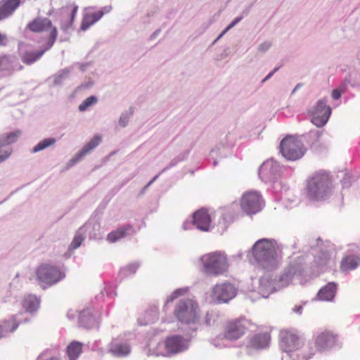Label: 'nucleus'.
Wrapping results in <instances>:
<instances>
[{
	"label": "nucleus",
	"mask_w": 360,
	"mask_h": 360,
	"mask_svg": "<svg viewBox=\"0 0 360 360\" xmlns=\"http://www.w3.org/2000/svg\"><path fill=\"white\" fill-rule=\"evenodd\" d=\"M278 243L273 239L262 238L257 240L249 251L256 264L267 271L276 269L280 264L281 256Z\"/></svg>",
	"instance_id": "7ed1b4c3"
},
{
	"label": "nucleus",
	"mask_w": 360,
	"mask_h": 360,
	"mask_svg": "<svg viewBox=\"0 0 360 360\" xmlns=\"http://www.w3.org/2000/svg\"><path fill=\"white\" fill-rule=\"evenodd\" d=\"M22 307L26 312L34 314L39 309L40 300L34 295H26L22 301Z\"/></svg>",
	"instance_id": "a878e982"
},
{
	"label": "nucleus",
	"mask_w": 360,
	"mask_h": 360,
	"mask_svg": "<svg viewBox=\"0 0 360 360\" xmlns=\"http://www.w3.org/2000/svg\"><path fill=\"white\" fill-rule=\"evenodd\" d=\"M338 342V336L330 331H324L317 335L314 340V349L325 352L333 348Z\"/></svg>",
	"instance_id": "a211bd4d"
},
{
	"label": "nucleus",
	"mask_w": 360,
	"mask_h": 360,
	"mask_svg": "<svg viewBox=\"0 0 360 360\" xmlns=\"http://www.w3.org/2000/svg\"><path fill=\"white\" fill-rule=\"evenodd\" d=\"M159 174L155 176L153 179H151L142 189L141 191V194L143 195L148 189V188L158 178Z\"/></svg>",
	"instance_id": "4d7b16f0"
},
{
	"label": "nucleus",
	"mask_w": 360,
	"mask_h": 360,
	"mask_svg": "<svg viewBox=\"0 0 360 360\" xmlns=\"http://www.w3.org/2000/svg\"><path fill=\"white\" fill-rule=\"evenodd\" d=\"M57 36V29L53 28L51 32H50L46 44L43 46V48L41 50L39 51H34L30 45L25 43H19L18 51L22 61L27 65H31L38 60L46 51L53 46Z\"/></svg>",
	"instance_id": "0eeeda50"
},
{
	"label": "nucleus",
	"mask_w": 360,
	"mask_h": 360,
	"mask_svg": "<svg viewBox=\"0 0 360 360\" xmlns=\"http://www.w3.org/2000/svg\"><path fill=\"white\" fill-rule=\"evenodd\" d=\"M342 91L339 89H335L332 92V97L333 99L335 100H338L340 98L342 94Z\"/></svg>",
	"instance_id": "5fc2aeb1"
},
{
	"label": "nucleus",
	"mask_w": 360,
	"mask_h": 360,
	"mask_svg": "<svg viewBox=\"0 0 360 360\" xmlns=\"http://www.w3.org/2000/svg\"><path fill=\"white\" fill-rule=\"evenodd\" d=\"M132 231L133 228L131 225H125L117 229L116 231L110 233L107 236V240L110 243H115L120 239L130 234Z\"/></svg>",
	"instance_id": "cd10ccee"
},
{
	"label": "nucleus",
	"mask_w": 360,
	"mask_h": 360,
	"mask_svg": "<svg viewBox=\"0 0 360 360\" xmlns=\"http://www.w3.org/2000/svg\"><path fill=\"white\" fill-rule=\"evenodd\" d=\"M243 16L237 17L234 19L227 27L226 30H230L231 28H233L235 25H236L239 22H240L243 19Z\"/></svg>",
	"instance_id": "8fccbe9b"
},
{
	"label": "nucleus",
	"mask_w": 360,
	"mask_h": 360,
	"mask_svg": "<svg viewBox=\"0 0 360 360\" xmlns=\"http://www.w3.org/2000/svg\"><path fill=\"white\" fill-rule=\"evenodd\" d=\"M27 28L33 32H42L49 29L53 30L56 27L52 26V22L49 19L46 18H37L27 25Z\"/></svg>",
	"instance_id": "5701e85b"
},
{
	"label": "nucleus",
	"mask_w": 360,
	"mask_h": 360,
	"mask_svg": "<svg viewBox=\"0 0 360 360\" xmlns=\"http://www.w3.org/2000/svg\"><path fill=\"white\" fill-rule=\"evenodd\" d=\"M112 6H106L102 8L101 11H97L96 13H101L102 16L104 15V13H108L111 11Z\"/></svg>",
	"instance_id": "bf43d9fd"
},
{
	"label": "nucleus",
	"mask_w": 360,
	"mask_h": 360,
	"mask_svg": "<svg viewBox=\"0 0 360 360\" xmlns=\"http://www.w3.org/2000/svg\"><path fill=\"white\" fill-rule=\"evenodd\" d=\"M237 295L236 288L229 282L215 284L210 292L212 301L216 303H227Z\"/></svg>",
	"instance_id": "f8f14e48"
},
{
	"label": "nucleus",
	"mask_w": 360,
	"mask_h": 360,
	"mask_svg": "<svg viewBox=\"0 0 360 360\" xmlns=\"http://www.w3.org/2000/svg\"><path fill=\"white\" fill-rule=\"evenodd\" d=\"M102 18L101 13H89L87 12L84 14L83 19L81 25V30L86 31L91 26L94 25Z\"/></svg>",
	"instance_id": "c85d7f7f"
},
{
	"label": "nucleus",
	"mask_w": 360,
	"mask_h": 360,
	"mask_svg": "<svg viewBox=\"0 0 360 360\" xmlns=\"http://www.w3.org/2000/svg\"><path fill=\"white\" fill-rule=\"evenodd\" d=\"M98 99L96 96H91L86 98L82 103L79 105L78 108L80 112L86 111L89 107L96 103Z\"/></svg>",
	"instance_id": "37998d69"
},
{
	"label": "nucleus",
	"mask_w": 360,
	"mask_h": 360,
	"mask_svg": "<svg viewBox=\"0 0 360 360\" xmlns=\"http://www.w3.org/2000/svg\"><path fill=\"white\" fill-rule=\"evenodd\" d=\"M229 153V149L228 147L225 146L224 144H218L217 145L210 153V155L212 158L214 160L213 165L214 166L217 165V158H225L228 156Z\"/></svg>",
	"instance_id": "7c9ffc66"
},
{
	"label": "nucleus",
	"mask_w": 360,
	"mask_h": 360,
	"mask_svg": "<svg viewBox=\"0 0 360 360\" xmlns=\"http://www.w3.org/2000/svg\"><path fill=\"white\" fill-rule=\"evenodd\" d=\"M195 330L189 335L179 334L167 336L163 340H151L147 345L148 356L172 357L187 351L191 345V339Z\"/></svg>",
	"instance_id": "f03ea898"
},
{
	"label": "nucleus",
	"mask_w": 360,
	"mask_h": 360,
	"mask_svg": "<svg viewBox=\"0 0 360 360\" xmlns=\"http://www.w3.org/2000/svg\"><path fill=\"white\" fill-rule=\"evenodd\" d=\"M360 263V258L354 254L345 255L340 263V270L342 272H349L357 268Z\"/></svg>",
	"instance_id": "393cba45"
},
{
	"label": "nucleus",
	"mask_w": 360,
	"mask_h": 360,
	"mask_svg": "<svg viewBox=\"0 0 360 360\" xmlns=\"http://www.w3.org/2000/svg\"><path fill=\"white\" fill-rule=\"evenodd\" d=\"M101 137L98 136H94L92 139H91L87 143H86L82 150L87 155L92 150H94L101 142Z\"/></svg>",
	"instance_id": "79ce46f5"
},
{
	"label": "nucleus",
	"mask_w": 360,
	"mask_h": 360,
	"mask_svg": "<svg viewBox=\"0 0 360 360\" xmlns=\"http://www.w3.org/2000/svg\"><path fill=\"white\" fill-rule=\"evenodd\" d=\"M85 238V233L84 229L80 228L76 233L72 243H70V249L75 250L79 248Z\"/></svg>",
	"instance_id": "4c0bfd02"
},
{
	"label": "nucleus",
	"mask_w": 360,
	"mask_h": 360,
	"mask_svg": "<svg viewBox=\"0 0 360 360\" xmlns=\"http://www.w3.org/2000/svg\"><path fill=\"white\" fill-rule=\"evenodd\" d=\"M92 85L93 82L91 80H89L87 82H84L83 84H82L80 87L83 89H87L91 87Z\"/></svg>",
	"instance_id": "e2e57ef3"
},
{
	"label": "nucleus",
	"mask_w": 360,
	"mask_h": 360,
	"mask_svg": "<svg viewBox=\"0 0 360 360\" xmlns=\"http://www.w3.org/2000/svg\"><path fill=\"white\" fill-rule=\"evenodd\" d=\"M199 262L202 272L214 277L226 276L231 266L228 255L222 250L204 254L200 257Z\"/></svg>",
	"instance_id": "20e7f679"
},
{
	"label": "nucleus",
	"mask_w": 360,
	"mask_h": 360,
	"mask_svg": "<svg viewBox=\"0 0 360 360\" xmlns=\"http://www.w3.org/2000/svg\"><path fill=\"white\" fill-rule=\"evenodd\" d=\"M271 46V42L267 41H264L258 46L257 51L259 53H266L270 49Z\"/></svg>",
	"instance_id": "de8ad7c7"
},
{
	"label": "nucleus",
	"mask_w": 360,
	"mask_h": 360,
	"mask_svg": "<svg viewBox=\"0 0 360 360\" xmlns=\"http://www.w3.org/2000/svg\"><path fill=\"white\" fill-rule=\"evenodd\" d=\"M279 68H275L272 71H271L262 81L261 84L265 83L266 81H268L278 70Z\"/></svg>",
	"instance_id": "3c124183"
},
{
	"label": "nucleus",
	"mask_w": 360,
	"mask_h": 360,
	"mask_svg": "<svg viewBox=\"0 0 360 360\" xmlns=\"http://www.w3.org/2000/svg\"><path fill=\"white\" fill-rule=\"evenodd\" d=\"M19 136L18 131L0 135V164L11 156L13 150L9 145L15 142Z\"/></svg>",
	"instance_id": "aec40b11"
},
{
	"label": "nucleus",
	"mask_w": 360,
	"mask_h": 360,
	"mask_svg": "<svg viewBox=\"0 0 360 360\" xmlns=\"http://www.w3.org/2000/svg\"><path fill=\"white\" fill-rule=\"evenodd\" d=\"M188 291V288H181L173 291L169 296L167 297L165 306L166 307L168 303L173 302L174 300L180 296L186 295Z\"/></svg>",
	"instance_id": "ea45409f"
},
{
	"label": "nucleus",
	"mask_w": 360,
	"mask_h": 360,
	"mask_svg": "<svg viewBox=\"0 0 360 360\" xmlns=\"http://www.w3.org/2000/svg\"><path fill=\"white\" fill-rule=\"evenodd\" d=\"M129 335L127 333L120 334L113 338L108 345V353L116 358H124L131 352V344Z\"/></svg>",
	"instance_id": "ddd939ff"
},
{
	"label": "nucleus",
	"mask_w": 360,
	"mask_h": 360,
	"mask_svg": "<svg viewBox=\"0 0 360 360\" xmlns=\"http://www.w3.org/2000/svg\"><path fill=\"white\" fill-rule=\"evenodd\" d=\"M139 267V264L136 262L129 264L120 269V274L123 277H127L136 273Z\"/></svg>",
	"instance_id": "58836bf2"
},
{
	"label": "nucleus",
	"mask_w": 360,
	"mask_h": 360,
	"mask_svg": "<svg viewBox=\"0 0 360 360\" xmlns=\"http://www.w3.org/2000/svg\"><path fill=\"white\" fill-rule=\"evenodd\" d=\"M20 0H1L0 1V21L11 16L20 5Z\"/></svg>",
	"instance_id": "4be33fe9"
},
{
	"label": "nucleus",
	"mask_w": 360,
	"mask_h": 360,
	"mask_svg": "<svg viewBox=\"0 0 360 360\" xmlns=\"http://www.w3.org/2000/svg\"><path fill=\"white\" fill-rule=\"evenodd\" d=\"M53 11H54V9H53V8L51 9V10L49 11L48 15H51L53 13Z\"/></svg>",
	"instance_id": "774afa93"
},
{
	"label": "nucleus",
	"mask_w": 360,
	"mask_h": 360,
	"mask_svg": "<svg viewBox=\"0 0 360 360\" xmlns=\"http://www.w3.org/2000/svg\"><path fill=\"white\" fill-rule=\"evenodd\" d=\"M242 210L248 215L260 212L264 207V202L259 193L250 191L243 193L240 200Z\"/></svg>",
	"instance_id": "4468645a"
},
{
	"label": "nucleus",
	"mask_w": 360,
	"mask_h": 360,
	"mask_svg": "<svg viewBox=\"0 0 360 360\" xmlns=\"http://www.w3.org/2000/svg\"><path fill=\"white\" fill-rule=\"evenodd\" d=\"M22 314L20 312L0 321V339L8 337L16 330L20 324L30 321V319H21Z\"/></svg>",
	"instance_id": "f3484780"
},
{
	"label": "nucleus",
	"mask_w": 360,
	"mask_h": 360,
	"mask_svg": "<svg viewBox=\"0 0 360 360\" xmlns=\"http://www.w3.org/2000/svg\"><path fill=\"white\" fill-rule=\"evenodd\" d=\"M86 155V154L81 149L78 153H77L73 157L77 162H79L82 158Z\"/></svg>",
	"instance_id": "864d4df0"
},
{
	"label": "nucleus",
	"mask_w": 360,
	"mask_h": 360,
	"mask_svg": "<svg viewBox=\"0 0 360 360\" xmlns=\"http://www.w3.org/2000/svg\"><path fill=\"white\" fill-rule=\"evenodd\" d=\"M175 318L181 323L194 325L200 319V308L198 302L193 298L181 299L174 309Z\"/></svg>",
	"instance_id": "423d86ee"
},
{
	"label": "nucleus",
	"mask_w": 360,
	"mask_h": 360,
	"mask_svg": "<svg viewBox=\"0 0 360 360\" xmlns=\"http://www.w3.org/2000/svg\"><path fill=\"white\" fill-rule=\"evenodd\" d=\"M280 151L286 160L295 161L304 155L305 149L300 139L294 136H287L280 143Z\"/></svg>",
	"instance_id": "1a4fd4ad"
},
{
	"label": "nucleus",
	"mask_w": 360,
	"mask_h": 360,
	"mask_svg": "<svg viewBox=\"0 0 360 360\" xmlns=\"http://www.w3.org/2000/svg\"><path fill=\"white\" fill-rule=\"evenodd\" d=\"M229 30H226V27L225 30L218 36V37L217 38L216 41H217L218 39L221 38Z\"/></svg>",
	"instance_id": "69168bd1"
},
{
	"label": "nucleus",
	"mask_w": 360,
	"mask_h": 360,
	"mask_svg": "<svg viewBox=\"0 0 360 360\" xmlns=\"http://www.w3.org/2000/svg\"><path fill=\"white\" fill-rule=\"evenodd\" d=\"M8 42L7 35L0 32V46H6Z\"/></svg>",
	"instance_id": "13d9d810"
},
{
	"label": "nucleus",
	"mask_w": 360,
	"mask_h": 360,
	"mask_svg": "<svg viewBox=\"0 0 360 360\" xmlns=\"http://www.w3.org/2000/svg\"><path fill=\"white\" fill-rule=\"evenodd\" d=\"M303 307L302 305H296L292 308V311L301 315L302 313Z\"/></svg>",
	"instance_id": "052dcab7"
},
{
	"label": "nucleus",
	"mask_w": 360,
	"mask_h": 360,
	"mask_svg": "<svg viewBox=\"0 0 360 360\" xmlns=\"http://www.w3.org/2000/svg\"><path fill=\"white\" fill-rule=\"evenodd\" d=\"M192 225L200 231H208L212 228V215L206 210H199L193 214L192 222L186 221L182 227L184 230H188Z\"/></svg>",
	"instance_id": "2eb2a0df"
},
{
	"label": "nucleus",
	"mask_w": 360,
	"mask_h": 360,
	"mask_svg": "<svg viewBox=\"0 0 360 360\" xmlns=\"http://www.w3.org/2000/svg\"><path fill=\"white\" fill-rule=\"evenodd\" d=\"M82 229L84 233H88L90 238H97L100 236V225L95 221H89Z\"/></svg>",
	"instance_id": "473e14b6"
},
{
	"label": "nucleus",
	"mask_w": 360,
	"mask_h": 360,
	"mask_svg": "<svg viewBox=\"0 0 360 360\" xmlns=\"http://www.w3.org/2000/svg\"><path fill=\"white\" fill-rule=\"evenodd\" d=\"M56 143V139L53 137H49L40 141L37 145H35L32 152L34 153H39L41 150H44L48 148L53 146Z\"/></svg>",
	"instance_id": "72a5a7b5"
},
{
	"label": "nucleus",
	"mask_w": 360,
	"mask_h": 360,
	"mask_svg": "<svg viewBox=\"0 0 360 360\" xmlns=\"http://www.w3.org/2000/svg\"><path fill=\"white\" fill-rule=\"evenodd\" d=\"M188 291V288H181L173 291L169 296L167 297L165 306L166 307L168 303L173 302L174 300L180 296L186 295Z\"/></svg>",
	"instance_id": "a19ab883"
},
{
	"label": "nucleus",
	"mask_w": 360,
	"mask_h": 360,
	"mask_svg": "<svg viewBox=\"0 0 360 360\" xmlns=\"http://www.w3.org/2000/svg\"><path fill=\"white\" fill-rule=\"evenodd\" d=\"M86 155V154L81 149L78 153H77L73 157L77 162H79L82 158Z\"/></svg>",
	"instance_id": "603ef678"
},
{
	"label": "nucleus",
	"mask_w": 360,
	"mask_h": 360,
	"mask_svg": "<svg viewBox=\"0 0 360 360\" xmlns=\"http://www.w3.org/2000/svg\"><path fill=\"white\" fill-rule=\"evenodd\" d=\"M36 276L40 285L45 288L63 280L65 274L56 266L42 264L37 269Z\"/></svg>",
	"instance_id": "6e6552de"
},
{
	"label": "nucleus",
	"mask_w": 360,
	"mask_h": 360,
	"mask_svg": "<svg viewBox=\"0 0 360 360\" xmlns=\"http://www.w3.org/2000/svg\"><path fill=\"white\" fill-rule=\"evenodd\" d=\"M131 115H132V112L130 111L126 110V111L122 112L119 118V121H118L119 126L122 128L126 127L128 125V123L129 122Z\"/></svg>",
	"instance_id": "a18cd8bd"
},
{
	"label": "nucleus",
	"mask_w": 360,
	"mask_h": 360,
	"mask_svg": "<svg viewBox=\"0 0 360 360\" xmlns=\"http://www.w3.org/2000/svg\"><path fill=\"white\" fill-rule=\"evenodd\" d=\"M72 67L65 68L59 70L56 75H53V84L55 86H58L63 84V82L68 77L70 73L72 72Z\"/></svg>",
	"instance_id": "f704fd0d"
},
{
	"label": "nucleus",
	"mask_w": 360,
	"mask_h": 360,
	"mask_svg": "<svg viewBox=\"0 0 360 360\" xmlns=\"http://www.w3.org/2000/svg\"><path fill=\"white\" fill-rule=\"evenodd\" d=\"M280 347L283 352L281 360H308L315 354L312 344H306L303 336L295 330L281 331Z\"/></svg>",
	"instance_id": "f257e3e1"
},
{
	"label": "nucleus",
	"mask_w": 360,
	"mask_h": 360,
	"mask_svg": "<svg viewBox=\"0 0 360 360\" xmlns=\"http://www.w3.org/2000/svg\"><path fill=\"white\" fill-rule=\"evenodd\" d=\"M337 292V284L334 282H329L322 287L318 292L319 300L330 302L333 301Z\"/></svg>",
	"instance_id": "b1692460"
},
{
	"label": "nucleus",
	"mask_w": 360,
	"mask_h": 360,
	"mask_svg": "<svg viewBox=\"0 0 360 360\" xmlns=\"http://www.w3.org/2000/svg\"><path fill=\"white\" fill-rule=\"evenodd\" d=\"M77 162H76V160H75L74 158H72L67 163L66 165V168L67 169H70L71 167H72L75 164H77Z\"/></svg>",
	"instance_id": "680f3d73"
},
{
	"label": "nucleus",
	"mask_w": 360,
	"mask_h": 360,
	"mask_svg": "<svg viewBox=\"0 0 360 360\" xmlns=\"http://www.w3.org/2000/svg\"><path fill=\"white\" fill-rule=\"evenodd\" d=\"M331 108L327 105L326 98L318 101L308 110L311 122L318 127L324 126L330 115Z\"/></svg>",
	"instance_id": "9b49d317"
},
{
	"label": "nucleus",
	"mask_w": 360,
	"mask_h": 360,
	"mask_svg": "<svg viewBox=\"0 0 360 360\" xmlns=\"http://www.w3.org/2000/svg\"><path fill=\"white\" fill-rule=\"evenodd\" d=\"M77 10H78V6L75 5L71 11V18H70L69 25H62V29H63L64 30H67L68 29V27L71 25V24L72 23V21L74 20V18L77 14Z\"/></svg>",
	"instance_id": "09e8293b"
},
{
	"label": "nucleus",
	"mask_w": 360,
	"mask_h": 360,
	"mask_svg": "<svg viewBox=\"0 0 360 360\" xmlns=\"http://www.w3.org/2000/svg\"><path fill=\"white\" fill-rule=\"evenodd\" d=\"M83 344L78 341L71 342L66 348V354L70 360H77L82 352Z\"/></svg>",
	"instance_id": "c756f323"
},
{
	"label": "nucleus",
	"mask_w": 360,
	"mask_h": 360,
	"mask_svg": "<svg viewBox=\"0 0 360 360\" xmlns=\"http://www.w3.org/2000/svg\"><path fill=\"white\" fill-rule=\"evenodd\" d=\"M259 175L265 182L275 183L281 175V167L275 160H268L259 167Z\"/></svg>",
	"instance_id": "dca6fc26"
},
{
	"label": "nucleus",
	"mask_w": 360,
	"mask_h": 360,
	"mask_svg": "<svg viewBox=\"0 0 360 360\" xmlns=\"http://www.w3.org/2000/svg\"><path fill=\"white\" fill-rule=\"evenodd\" d=\"M144 322L142 324H150L154 323L158 319V309L154 306L146 311L144 316Z\"/></svg>",
	"instance_id": "e433bc0d"
},
{
	"label": "nucleus",
	"mask_w": 360,
	"mask_h": 360,
	"mask_svg": "<svg viewBox=\"0 0 360 360\" xmlns=\"http://www.w3.org/2000/svg\"><path fill=\"white\" fill-rule=\"evenodd\" d=\"M255 290L261 295L264 298H266L269 295L277 290H278L276 278H273L269 274L264 275L258 280V286Z\"/></svg>",
	"instance_id": "412c9836"
},
{
	"label": "nucleus",
	"mask_w": 360,
	"mask_h": 360,
	"mask_svg": "<svg viewBox=\"0 0 360 360\" xmlns=\"http://www.w3.org/2000/svg\"><path fill=\"white\" fill-rule=\"evenodd\" d=\"M188 152H184L183 153H181L179 154L178 156H176V158H174L171 162L169 164L168 166H167L165 168H164L161 173H162L163 172L176 166L179 162L186 160L188 157Z\"/></svg>",
	"instance_id": "c03bdc74"
},
{
	"label": "nucleus",
	"mask_w": 360,
	"mask_h": 360,
	"mask_svg": "<svg viewBox=\"0 0 360 360\" xmlns=\"http://www.w3.org/2000/svg\"><path fill=\"white\" fill-rule=\"evenodd\" d=\"M342 184L343 187H349L351 184L350 182V176L348 174H346L345 177L342 180Z\"/></svg>",
	"instance_id": "6e6d98bb"
},
{
	"label": "nucleus",
	"mask_w": 360,
	"mask_h": 360,
	"mask_svg": "<svg viewBox=\"0 0 360 360\" xmlns=\"http://www.w3.org/2000/svg\"><path fill=\"white\" fill-rule=\"evenodd\" d=\"M269 334L268 333H262L252 336L248 346L255 349H264L269 346Z\"/></svg>",
	"instance_id": "bb28decb"
},
{
	"label": "nucleus",
	"mask_w": 360,
	"mask_h": 360,
	"mask_svg": "<svg viewBox=\"0 0 360 360\" xmlns=\"http://www.w3.org/2000/svg\"><path fill=\"white\" fill-rule=\"evenodd\" d=\"M248 321L246 319H236L230 321L224 330V338L228 340H238L246 332Z\"/></svg>",
	"instance_id": "6ab92c4d"
},
{
	"label": "nucleus",
	"mask_w": 360,
	"mask_h": 360,
	"mask_svg": "<svg viewBox=\"0 0 360 360\" xmlns=\"http://www.w3.org/2000/svg\"><path fill=\"white\" fill-rule=\"evenodd\" d=\"M302 272V267L297 264H291L285 268L281 272L279 276L276 277V282L278 290L290 285H295L297 283L302 284L301 276Z\"/></svg>",
	"instance_id": "9d476101"
},
{
	"label": "nucleus",
	"mask_w": 360,
	"mask_h": 360,
	"mask_svg": "<svg viewBox=\"0 0 360 360\" xmlns=\"http://www.w3.org/2000/svg\"><path fill=\"white\" fill-rule=\"evenodd\" d=\"M308 197L314 201L326 200L332 193L333 185L328 173H316L307 183Z\"/></svg>",
	"instance_id": "39448f33"
},
{
	"label": "nucleus",
	"mask_w": 360,
	"mask_h": 360,
	"mask_svg": "<svg viewBox=\"0 0 360 360\" xmlns=\"http://www.w3.org/2000/svg\"><path fill=\"white\" fill-rule=\"evenodd\" d=\"M314 262L321 269L325 266L329 265L332 262L330 254L329 252H322L315 257Z\"/></svg>",
	"instance_id": "c9c22d12"
},
{
	"label": "nucleus",
	"mask_w": 360,
	"mask_h": 360,
	"mask_svg": "<svg viewBox=\"0 0 360 360\" xmlns=\"http://www.w3.org/2000/svg\"><path fill=\"white\" fill-rule=\"evenodd\" d=\"M218 319V313L214 311H211L207 313L205 321L207 325L212 326L214 325Z\"/></svg>",
	"instance_id": "49530a36"
},
{
	"label": "nucleus",
	"mask_w": 360,
	"mask_h": 360,
	"mask_svg": "<svg viewBox=\"0 0 360 360\" xmlns=\"http://www.w3.org/2000/svg\"><path fill=\"white\" fill-rule=\"evenodd\" d=\"M300 87V84H297L295 89L292 91V94L295 93L297 90H298V88Z\"/></svg>",
	"instance_id": "338daca9"
},
{
	"label": "nucleus",
	"mask_w": 360,
	"mask_h": 360,
	"mask_svg": "<svg viewBox=\"0 0 360 360\" xmlns=\"http://www.w3.org/2000/svg\"><path fill=\"white\" fill-rule=\"evenodd\" d=\"M89 65V63H84V64H81V65H78L79 66V68L80 69L81 71L84 72L85 71L86 67Z\"/></svg>",
	"instance_id": "0e129e2a"
},
{
	"label": "nucleus",
	"mask_w": 360,
	"mask_h": 360,
	"mask_svg": "<svg viewBox=\"0 0 360 360\" xmlns=\"http://www.w3.org/2000/svg\"><path fill=\"white\" fill-rule=\"evenodd\" d=\"M79 321L80 324L86 328L91 327L94 321L92 311L90 309H86L79 312Z\"/></svg>",
	"instance_id": "2f4dec72"
}]
</instances>
